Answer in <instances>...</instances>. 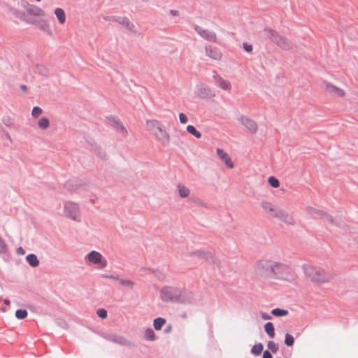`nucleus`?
Segmentation results:
<instances>
[{
  "instance_id": "36",
  "label": "nucleus",
  "mask_w": 358,
  "mask_h": 358,
  "mask_svg": "<svg viewBox=\"0 0 358 358\" xmlns=\"http://www.w3.org/2000/svg\"><path fill=\"white\" fill-rule=\"evenodd\" d=\"M145 338L146 340L148 341H155L156 335L153 329H152L151 328L147 329L145 332Z\"/></svg>"
},
{
  "instance_id": "10",
  "label": "nucleus",
  "mask_w": 358,
  "mask_h": 358,
  "mask_svg": "<svg viewBox=\"0 0 358 358\" xmlns=\"http://www.w3.org/2000/svg\"><path fill=\"white\" fill-rule=\"evenodd\" d=\"M268 216L276 218L278 220H280L287 224H294V220L293 217L289 213L280 208L279 207L278 208L277 210H275V214L268 215Z\"/></svg>"
},
{
  "instance_id": "15",
  "label": "nucleus",
  "mask_w": 358,
  "mask_h": 358,
  "mask_svg": "<svg viewBox=\"0 0 358 358\" xmlns=\"http://www.w3.org/2000/svg\"><path fill=\"white\" fill-rule=\"evenodd\" d=\"M26 22L29 24H31L36 26L38 29L48 34H52L50 25L48 21L45 19H41L38 20H27Z\"/></svg>"
},
{
  "instance_id": "18",
  "label": "nucleus",
  "mask_w": 358,
  "mask_h": 358,
  "mask_svg": "<svg viewBox=\"0 0 358 358\" xmlns=\"http://www.w3.org/2000/svg\"><path fill=\"white\" fill-rule=\"evenodd\" d=\"M206 55L214 60H220L222 59V52L215 47L208 45L205 48Z\"/></svg>"
},
{
  "instance_id": "44",
  "label": "nucleus",
  "mask_w": 358,
  "mask_h": 358,
  "mask_svg": "<svg viewBox=\"0 0 358 358\" xmlns=\"http://www.w3.org/2000/svg\"><path fill=\"white\" fill-rule=\"evenodd\" d=\"M96 313L101 318H106L107 317V311L105 309L99 308L97 310Z\"/></svg>"
},
{
  "instance_id": "2",
  "label": "nucleus",
  "mask_w": 358,
  "mask_h": 358,
  "mask_svg": "<svg viewBox=\"0 0 358 358\" xmlns=\"http://www.w3.org/2000/svg\"><path fill=\"white\" fill-rule=\"evenodd\" d=\"M272 278L285 280H292L294 278V274L289 266L274 261Z\"/></svg>"
},
{
  "instance_id": "20",
  "label": "nucleus",
  "mask_w": 358,
  "mask_h": 358,
  "mask_svg": "<svg viewBox=\"0 0 358 358\" xmlns=\"http://www.w3.org/2000/svg\"><path fill=\"white\" fill-rule=\"evenodd\" d=\"M156 139L163 145L167 146L170 143V136L169 134L164 129L160 130L154 135Z\"/></svg>"
},
{
  "instance_id": "19",
  "label": "nucleus",
  "mask_w": 358,
  "mask_h": 358,
  "mask_svg": "<svg viewBox=\"0 0 358 358\" xmlns=\"http://www.w3.org/2000/svg\"><path fill=\"white\" fill-rule=\"evenodd\" d=\"M26 11L29 15L35 17H43L45 15L41 8L34 4H29L26 8Z\"/></svg>"
},
{
  "instance_id": "27",
  "label": "nucleus",
  "mask_w": 358,
  "mask_h": 358,
  "mask_svg": "<svg viewBox=\"0 0 358 358\" xmlns=\"http://www.w3.org/2000/svg\"><path fill=\"white\" fill-rule=\"evenodd\" d=\"M34 71L44 77H47L49 73L48 69L45 65L41 64H38L35 66Z\"/></svg>"
},
{
  "instance_id": "42",
  "label": "nucleus",
  "mask_w": 358,
  "mask_h": 358,
  "mask_svg": "<svg viewBox=\"0 0 358 358\" xmlns=\"http://www.w3.org/2000/svg\"><path fill=\"white\" fill-rule=\"evenodd\" d=\"M267 347L273 353H275L278 350V345L272 341H269L267 343Z\"/></svg>"
},
{
  "instance_id": "35",
  "label": "nucleus",
  "mask_w": 358,
  "mask_h": 358,
  "mask_svg": "<svg viewBox=\"0 0 358 358\" xmlns=\"http://www.w3.org/2000/svg\"><path fill=\"white\" fill-rule=\"evenodd\" d=\"M263 348L264 346L262 343L256 344L251 348V353L255 356H258L262 353Z\"/></svg>"
},
{
  "instance_id": "58",
  "label": "nucleus",
  "mask_w": 358,
  "mask_h": 358,
  "mask_svg": "<svg viewBox=\"0 0 358 358\" xmlns=\"http://www.w3.org/2000/svg\"><path fill=\"white\" fill-rule=\"evenodd\" d=\"M21 87V89H22V90H27V86H26V85H21V87Z\"/></svg>"
},
{
  "instance_id": "52",
  "label": "nucleus",
  "mask_w": 358,
  "mask_h": 358,
  "mask_svg": "<svg viewBox=\"0 0 358 358\" xmlns=\"http://www.w3.org/2000/svg\"><path fill=\"white\" fill-rule=\"evenodd\" d=\"M262 358H272V355L268 350H266L263 353Z\"/></svg>"
},
{
  "instance_id": "48",
  "label": "nucleus",
  "mask_w": 358,
  "mask_h": 358,
  "mask_svg": "<svg viewBox=\"0 0 358 358\" xmlns=\"http://www.w3.org/2000/svg\"><path fill=\"white\" fill-rule=\"evenodd\" d=\"M243 48L246 52H251L252 50V45L247 43H243Z\"/></svg>"
},
{
  "instance_id": "9",
  "label": "nucleus",
  "mask_w": 358,
  "mask_h": 358,
  "mask_svg": "<svg viewBox=\"0 0 358 358\" xmlns=\"http://www.w3.org/2000/svg\"><path fill=\"white\" fill-rule=\"evenodd\" d=\"M213 254L208 251L196 250L189 252L188 257H184V258H189L191 260L210 261L213 259Z\"/></svg>"
},
{
  "instance_id": "47",
  "label": "nucleus",
  "mask_w": 358,
  "mask_h": 358,
  "mask_svg": "<svg viewBox=\"0 0 358 358\" xmlns=\"http://www.w3.org/2000/svg\"><path fill=\"white\" fill-rule=\"evenodd\" d=\"M6 245L4 241L0 237V254L6 252Z\"/></svg>"
},
{
  "instance_id": "4",
  "label": "nucleus",
  "mask_w": 358,
  "mask_h": 358,
  "mask_svg": "<svg viewBox=\"0 0 358 358\" xmlns=\"http://www.w3.org/2000/svg\"><path fill=\"white\" fill-rule=\"evenodd\" d=\"M161 299L165 302H182L181 291L173 287H165L161 290Z\"/></svg>"
},
{
  "instance_id": "17",
  "label": "nucleus",
  "mask_w": 358,
  "mask_h": 358,
  "mask_svg": "<svg viewBox=\"0 0 358 358\" xmlns=\"http://www.w3.org/2000/svg\"><path fill=\"white\" fill-rule=\"evenodd\" d=\"M217 155L220 160L223 162V163L229 169H233L234 166V164L232 162L230 156L227 152H226L222 148H217L216 150Z\"/></svg>"
},
{
  "instance_id": "24",
  "label": "nucleus",
  "mask_w": 358,
  "mask_h": 358,
  "mask_svg": "<svg viewBox=\"0 0 358 358\" xmlns=\"http://www.w3.org/2000/svg\"><path fill=\"white\" fill-rule=\"evenodd\" d=\"M260 205L263 210L269 215L275 214V210H277L278 208V206H275L274 204L268 201H262Z\"/></svg>"
},
{
  "instance_id": "49",
  "label": "nucleus",
  "mask_w": 358,
  "mask_h": 358,
  "mask_svg": "<svg viewBox=\"0 0 358 358\" xmlns=\"http://www.w3.org/2000/svg\"><path fill=\"white\" fill-rule=\"evenodd\" d=\"M118 17H120V16H107V17H104V19L107 21L116 22L115 19H117Z\"/></svg>"
},
{
  "instance_id": "38",
  "label": "nucleus",
  "mask_w": 358,
  "mask_h": 358,
  "mask_svg": "<svg viewBox=\"0 0 358 358\" xmlns=\"http://www.w3.org/2000/svg\"><path fill=\"white\" fill-rule=\"evenodd\" d=\"M118 281L122 286L127 287L130 289H132L134 286V282L130 280L119 279Z\"/></svg>"
},
{
  "instance_id": "46",
  "label": "nucleus",
  "mask_w": 358,
  "mask_h": 358,
  "mask_svg": "<svg viewBox=\"0 0 358 358\" xmlns=\"http://www.w3.org/2000/svg\"><path fill=\"white\" fill-rule=\"evenodd\" d=\"M179 120L182 124H186L188 122L187 117L182 113L179 114Z\"/></svg>"
},
{
  "instance_id": "8",
  "label": "nucleus",
  "mask_w": 358,
  "mask_h": 358,
  "mask_svg": "<svg viewBox=\"0 0 358 358\" xmlns=\"http://www.w3.org/2000/svg\"><path fill=\"white\" fill-rule=\"evenodd\" d=\"M194 93L196 96L203 99H210L215 96V92L203 83H199L196 86Z\"/></svg>"
},
{
  "instance_id": "37",
  "label": "nucleus",
  "mask_w": 358,
  "mask_h": 358,
  "mask_svg": "<svg viewBox=\"0 0 358 358\" xmlns=\"http://www.w3.org/2000/svg\"><path fill=\"white\" fill-rule=\"evenodd\" d=\"M271 313L278 317L285 316L288 314V311L284 309L275 308L273 309Z\"/></svg>"
},
{
  "instance_id": "11",
  "label": "nucleus",
  "mask_w": 358,
  "mask_h": 358,
  "mask_svg": "<svg viewBox=\"0 0 358 358\" xmlns=\"http://www.w3.org/2000/svg\"><path fill=\"white\" fill-rule=\"evenodd\" d=\"M331 278L332 275L330 273L321 268H318V272L315 274L312 282L317 284H323L329 282Z\"/></svg>"
},
{
  "instance_id": "59",
  "label": "nucleus",
  "mask_w": 358,
  "mask_h": 358,
  "mask_svg": "<svg viewBox=\"0 0 358 358\" xmlns=\"http://www.w3.org/2000/svg\"><path fill=\"white\" fill-rule=\"evenodd\" d=\"M36 2H40L41 0H35Z\"/></svg>"
},
{
  "instance_id": "55",
  "label": "nucleus",
  "mask_w": 358,
  "mask_h": 358,
  "mask_svg": "<svg viewBox=\"0 0 358 358\" xmlns=\"http://www.w3.org/2000/svg\"><path fill=\"white\" fill-rule=\"evenodd\" d=\"M195 202L201 206L206 207V204L202 201L196 200L195 201Z\"/></svg>"
},
{
  "instance_id": "57",
  "label": "nucleus",
  "mask_w": 358,
  "mask_h": 358,
  "mask_svg": "<svg viewBox=\"0 0 358 358\" xmlns=\"http://www.w3.org/2000/svg\"><path fill=\"white\" fill-rule=\"evenodd\" d=\"M3 303L5 305H8L10 303V301L8 299H5Z\"/></svg>"
},
{
  "instance_id": "22",
  "label": "nucleus",
  "mask_w": 358,
  "mask_h": 358,
  "mask_svg": "<svg viewBox=\"0 0 358 358\" xmlns=\"http://www.w3.org/2000/svg\"><path fill=\"white\" fill-rule=\"evenodd\" d=\"M146 126L148 131L153 135H155L160 130V129H162L159 122L156 120H147Z\"/></svg>"
},
{
  "instance_id": "23",
  "label": "nucleus",
  "mask_w": 358,
  "mask_h": 358,
  "mask_svg": "<svg viewBox=\"0 0 358 358\" xmlns=\"http://www.w3.org/2000/svg\"><path fill=\"white\" fill-rule=\"evenodd\" d=\"M107 339L111 342L122 345H129L131 343L126 339L124 337L112 334L107 336Z\"/></svg>"
},
{
  "instance_id": "12",
  "label": "nucleus",
  "mask_w": 358,
  "mask_h": 358,
  "mask_svg": "<svg viewBox=\"0 0 358 358\" xmlns=\"http://www.w3.org/2000/svg\"><path fill=\"white\" fill-rule=\"evenodd\" d=\"M238 121L251 134H254L257 133L258 127L255 121L252 119L245 115H241L238 118Z\"/></svg>"
},
{
  "instance_id": "50",
  "label": "nucleus",
  "mask_w": 358,
  "mask_h": 358,
  "mask_svg": "<svg viewBox=\"0 0 358 358\" xmlns=\"http://www.w3.org/2000/svg\"><path fill=\"white\" fill-rule=\"evenodd\" d=\"M103 277L106 278L113 279V280H119L118 276L114 275L104 274V275H103Z\"/></svg>"
},
{
  "instance_id": "13",
  "label": "nucleus",
  "mask_w": 358,
  "mask_h": 358,
  "mask_svg": "<svg viewBox=\"0 0 358 358\" xmlns=\"http://www.w3.org/2000/svg\"><path fill=\"white\" fill-rule=\"evenodd\" d=\"M213 78L217 87L229 92L231 91V84L229 80L224 79L216 71H213Z\"/></svg>"
},
{
  "instance_id": "5",
  "label": "nucleus",
  "mask_w": 358,
  "mask_h": 358,
  "mask_svg": "<svg viewBox=\"0 0 358 358\" xmlns=\"http://www.w3.org/2000/svg\"><path fill=\"white\" fill-rule=\"evenodd\" d=\"M264 34L280 48L287 50L292 48V43L286 38L279 35L275 30L266 28L264 29Z\"/></svg>"
},
{
  "instance_id": "40",
  "label": "nucleus",
  "mask_w": 358,
  "mask_h": 358,
  "mask_svg": "<svg viewBox=\"0 0 358 358\" xmlns=\"http://www.w3.org/2000/svg\"><path fill=\"white\" fill-rule=\"evenodd\" d=\"M15 316L17 319H24L27 316V311L24 309H18L15 312Z\"/></svg>"
},
{
  "instance_id": "54",
  "label": "nucleus",
  "mask_w": 358,
  "mask_h": 358,
  "mask_svg": "<svg viewBox=\"0 0 358 358\" xmlns=\"http://www.w3.org/2000/svg\"><path fill=\"white\" fill-rule=\"evenodd\" d=\"M262 317L264 320H269L271 318V317L266 313H262Z\"/></svg>"
},
{
  "instance_id": "7",
  "label": "nucleus",
  "mask_w": 358,
  "mask_h": 358,
  "mask_svg": "<svg viewBox=\"0 0 358 358\" xmlns=\"http://www.w3.org/2000/svg\"><path fill=\"white\" fill-rule=\"evenodd\" d=\"M322 87L325 93L334 98H343L345 96V92L343 89L328 82L324 80L322 83Z\"/></svg>"
},
{
  "instance_id": "16",
  "label": "nucleus",
  "mask_w": 358,
  "mask_h": 358,
  "mask_svg": "<svg viewBox=\"0 0 358 358\" xmlns=\"http://www.w3.org/2000/svg\"><path fill=\"white\" fill-rule=\"evenodd\" d=\"M115 20L117 22L125 27L129 32L134 34H138L135 24L131 22L128 17H120Z\"/></svg>"
},
{
  "instance_id": "6",
  "label": "nucleus",
  "mask_w": 358,
  "mask_h": 358,
  "mask_svg": "<svg viewBox=\"0 0 358 358\" xmlns=\"http://www.w3.org/2000/svg\"><path fill=\"white\" fill-rule=\"evenodd\" d=\"M85 264L88 266L96 265L99 268H104L108 265L107 260L98 251L92 250L84 257Z\"/></svg>"
},
{
  "instance_id": "34",
  "label": "nucleus",
  "mask_w": 358,
  "mask_h": 358,
  "mask_svg": "<svg viewBox=\"0 0 358 358\" xmlns=\"http://www.w3.org/2000/svg\"><path fill=\"white\" fill-rule=\"evenodd\" d=\"M187 131L190 134L195 136L196 138H200L201 137V134L200 131H197L196 128L193 125H188L187 127Z\"/></svg>"
},
{
  "instance_id": "30",
  "label": "nucleus",
  "mask_w": 358,
  "mask_h": 358,
  "mask_svg": "<svg viewBox=\"0 0 358 358\" xmlns=\"http://www.w3.org/2000/svg\"><path fill=\"white\" fill-rule=\"evenodd\" d=\"M26 260L32 267H37L40 262L37 256L34 254H29L26 257Z\"/></svg>"
},
{
  "instance_id": "1",
  "label": "nucleus",
  "mask_w": 358,
  "mask_h": 358,
  "mask_svg": "<svg viewBox=\"0 0 358 358\" xmlns=\"http://www.w3.org/2000/svg\"><path fill=\"white\" fill-rule=\"evenodd\" d=\"M63 216L75 222H81L82 212L79 203L72 201H66L63 203Z\"/></svg>"
},
{
  "instance_id": "56",
  "label": "nucleus",
  "mask_w": 358,
  "mask_h": 358,
  "mask_svg": "<svg viewBox=\"0 0 358 358\" xmlns=\"http://www.w3.org/2000/svg\"><path fill=\"white\" fill-rule=\"evenodd\" d=\"M170 13L173 16H178L179 15V12L176 10H171Z\"/></svg>"
},
{
  "instance_id": "60",
  "label": "nucleus",
  "mask_w": 358,
  "mask_h": 358,
  "mask_svg": "<svg viewBox=\"0 0 358 358\" xmlns=\"http://www.w3.org/2000/svg\"><path fill=\"white\" fill-rule=\"evenodd\" d=\"M1 310H2L3 311H5V308H1Z\"/></svg>"
},
{
  "instance_id": "14",
  "label": "nucleus",
  "mask_w": 358,
  "mask_h": 358,
  "mask_svg": "<svg viewBox=\"0 0 358 358\" xmlns=\"http://www.w3.org/2000/svg\"><path fill=\"white\" fill-rule=\"evenodd\" d=\"M195 31L204 39L210 42H216L217 37L215 32L208 29H203L202 27L196 25L194 27Z\"/></svg>"
},
{
  "instance_id": "53",
  "label": "nucleus",
  "mask_w": 358,
  "mask_h": 358,
  "mask_svg": "<svg viewBox=\"0 0 358 358\" xmlns=\"http://www.w3.org/2000/svg\"><path fill=\"white\" fill-rule=\"evenodd\" d=\"M17 255H23L25 254V250L22 247H19L17 249Z\"/></svg>"
},
{
  "instance_id": "29",
  "label": "nucleus",
  "mask_w": 358,
  "mask_h": 358,
  "mask_svg": "<svg viewBox=\"0 0 358 358\" xmlns=\"http://www.w3.org/2000/svg\"><path fill=\"white\" fill-rule=\"evenodd\" d=\"M113 126L116 129V130L123 136H126L127 134V131L126 128L122 125V124L118 120H113Z\"/></svg>"
},
{
  "instance_id": "45",
  "label": "nucleus",
  "mask_w": 358,
  "mask_h": 358,
  "mask_svg": "<svg viewBox=\"0 0 358 358\" xmlns=\"http://www.w3.org/2000/svg\"><path fill=\"white\" fill-rule=\"evenodd\" d=\"M2 122L7 127H10L13 124V120L10 117H3Z\"/></svg>"
},
{
  "instance_id": "21",
  "label": "nucleus",
  "mask_w": 358,
  "mask_h": 358,
  "mask_svg": "<svg viewBox=\"0 0 358 358\" xmlns=\"http://www.w3.org/2000/svg\"><path fill=\"white\" fill-rule=\"evenodd\" d=\"M308 210L310 214L312 215H317L318 217H322L324 220H325L327 222L333 223V217L331 215H329L328 213L323 212L320 210L314 209L313 208L308 207Z\"/></svg>"
},
{
  "instance_id": "28",
  "label": "nucleus",
  "mask_w": 358,
  "mask_h": 358,
  "mask_svg": "<svg viewBox=\"0 0 358 358\" xmlns=\"http://www.w3.org/2000/svg\"><path fill=\"white\" fill-rule=\"evenodd\" d=\"M177 189L181 198H187L190 194V189L182 184H178L177 185Z\"/></svg>"
},
{
  "instance_id": "43",
  "label": "nucleus",
  "mask_w": 358,
  "mask_h": 358,
  "mask_svg": "<svg viewBox=\"0 0 358 358\" xmlns=\"http://www.w3.org/2000/svg\"><path fill=\"white\" fill-rule=\"evenodd\" d=\"M42 113L43 110L40 107L35 106L31 110V115L33 117L37 118L42 114Z\"/></svg>"
},
{
  "instance_id": "31",
  "label": "nucleus",
  "mask_w": 358,
  "mask_h": 358,
  "mask_svg": "<svg viewBox=\"0 0 358 358\" xmlns=\"http://www.w3.org/2000/svg\"><path fill=\"white\" fill-rule=\"evenodd\" d=\"M264 329H265L266 333L268 334V336L271 338H274L275 329H274L273 324L271 322H268L266 323L264 325Z\"/></svg>"
},
{
  "instance_id": "33",
  "label": "nucleus",
  "mask_w": 358,
  "mask_h": 358,
  "mask_svg": "<svg viewBox=\"0 0 358 358\" xmlns=\"http://www.w3.org/2000/svg\"><path fill=\"white\" fill-rule=\"evenodd\" d=\"M165 323L166 320L164 318L157 317L154 320L153 326L157 331H159L161 330L162 327H163L164 324H165Z\"/></svg>"
},
{
  "instance_id": "26",
  "label": "nucleus",
  "mask_w": 358,
  "mask_h": 358,
  "mask_svg": "<svg viewBox=\"0 0 358 358\" xmlns=\"http://www.w3.org/2000/svg\"><path fill=\"white\" fill-rule=\"evenodd\" d=\"M54 14L57 19L59 24L63 25L66 22V15L64 10L62 8H56L54 10Z\"/></svg>"
},
{
  "instance_id": "41",
  "label": "nucleus",
  "mask_w": 358,
  "mask_h": 358,
  "mask_svg": "<svg viewBox=\"0 0 358 358\" xmlns=\"http://www.w3.org/2000/svg\"><path fill=\"white\" fill-rule=\"evenodd\" d=\"M294 337L289 334H285V343L287 346H292L293 344H294Z\"/></svg>"
},
{
  "instance_id": "39",
  "label": "nucleus",
  "mask_w": 358,
  "mask_h": 358,
  "mask_svg": "<svg viewBox=\"0 0 358 358\" xmlns=\"http://www.w3.org/2000/svg\"><path fill=\"white\" fill-rule=\"evenodd\" d=\"M268 182L271 187L274 188H278L280 186L279 180L273 176L268 178Z\"/></svg>"
},
{
  "instance_id": "32",
  "label": "nucleus",
  "mask_w": 358,
  "mask_h": 358,
  "mask_svg": "<svg viewBox=\"0 0 358 358\" xmlns=\"http://www.w3.org/2000/svg\"><path fill=\"white\" fill-rule=\"evenodd\" d=\"M38 126L41 129H47L50 127V121L47 117H42L38 121Z\"/></svg>"
},
{
  "instance_id": "25",
  "label": "nucleus",
  "mask_w": 358,
  "mask_h": 358,
  "mask_svg": "<svg viewBox=\"0 0 358 358\" xmlns=\"http://www.w3.org/2000/svg\"><path fill=\"white\" fill-rule=\"evenodd\" d=\"M318 268L319 267L306 264L303 266V271L305 275L312 281L315 274L318 272Z\"/></svg>"
},
{
  "instance_id": "3",
  "label": "nucleus",
  "mask_w": 358,
  "mask_h": 358,
  "mask_svg": "<svg viewBox=\"0 0 358 358\" xmlns=\"http://www.w3.org/2000/svg\"><path fill=\"white\" fill-rule=\"evenodd\" d=\"M274 261L271 259H261L257 261L254 269L255 273L262 278H272L273 273Z\"/></svg>"
},
{
  "instance_id": "51",
  "label": "nucleus",
  "mask_w": 358,
  "mask_h": 358,
  "mask_svg": "<svg viewBox=\"0 0 358 358\" xmlns=\"http://www.w3.org/2000/svg\"><path fill=\"white\" fill-rule=\"evenodd\" d=\"M141 271H144L145 273H153L155 272V270L152 269V268H141Z\"/></svg>"
}]
</instances>
